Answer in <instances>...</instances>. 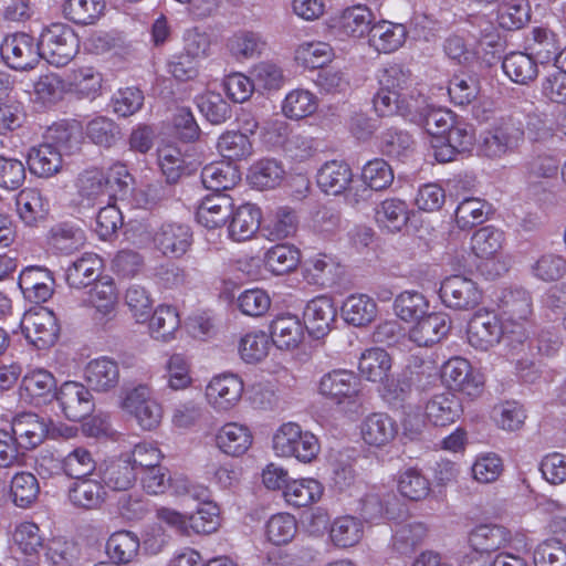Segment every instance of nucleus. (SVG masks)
<instances>
[{
    "label": "nucleus",
    "mask_w": 566,
    "mask_h": 566,
    "mask_svg": "<svg viewBox=\"0 0 566 566\" xmlns=\"http://www.w3.org/2000/svg\"><path fill=\"white\" fill-rule=\"evenodd\" d=\"M227 46L237 60L253 59L262 53L265 42L251 31H240L229 38Z\"/></svg>",
    "instance_id": "obj_56"
},
{
    "label": "nucleus",
    "mask_w": 566,
    "mask_h": 566,
    "mask_svg": "<svg viewBox=\"0 0 566 566\" xmlns=\"http://www.w3.org/2000/svg\"><path fill=\"white\" fill-rule=\"evenodd\" d=\"M361 392L359 377L348 369H334L324 374L318 382V394L333 405L349 406L358 401Z\"/></svg>",
    "instance_id": "obj_6"
},
{
    "label": "nucleus",
    "mask_w": 566,
    "mask_h": 566,
    "mask_svg": "<svg viewBox=\"0 0 566 566\" xmlns=\"http://www.w3.org/2000/svg\"><path fill=\"white\" fill-rule=\"evenodd\" d=\"M317 108V97L308 90L296 88L289 92L282 103L283 114L291 119H302Z\"/></svg>",
    "instance_id": "obj_50"
},
{
    "label": "nucleus",
    "mask_w": 566,
    "mask_h": 566,
    "mask_svg": "<svg viewBox=\"0 0 566 566\" xmlns=\"http://www.w3.org/2000/svg\"><path fill=\"white\" fill-rule=\"evenodd\" d=\"M48 242L56 253L69 255L84 247L86 237L78 227L59 223L51 228Z\"/></svg>",
    "instance_id": "obj_37"
},
{
    "label": "nucleus",
    "mask_w": 566,
    "mask_h": 566,
    "mask_svg": "<svg viewBox=\"0 0 566 566\" xmlns=\"http://www.w3.org/2000/svg\"><path fill=\"white\" fill-rule=\"evenodd\" d=\"M450 327V318L446 313H430L417 319L409 329V339L419 347L432 346L448 335Z\"/></svg>",
    "instance_id": "obj_15"
},
{
    "label": "nucleus",
    "mask_w": 566,
    "mask_h": 566,
    "mask_svg": "<svg viewBox=\"0 0 566 566\" xmlns=\"http://www.w3.org/2000/svg\"><path fill=\"white\" fill-rule=\"evenodd\" d=\"M469 541L473 553L464 562L465 566H493L495 564V559L491 556L494 551V534L491 526L475 527Z\"/></svg>",
    "instance_id": "obj_40"
},
{
    "label": "nucleus",
    "mask_w": 566,
    "mask_h": 566,
    "mask_svg": "<svg viewBox=\"0 0 566 566\" xmlns=\"http://www.w3.org/2000/svg\"><path fill=\"white\" fill-rule=\"evenodd\" d=\"M80 49L75 31L65 23H53L44 29L39 40L40 57L55 66L70 63Z\"/></svg>",
    "instance_id": "obj_5"
},
{
    "label": "nucleus",
    "mask_w": 566,
    "mask_h": 566,
    "mask_svg": "<svg viewBox=\"0 0 566 566\" xmlns=\"http://www.w3.org/2000/svg\"><path fill=\"white\" fill-rule=\"evenodd\" d=\"M323 494L322 484L315 479H298L286 484L283 495L295 507H304L318 501Z\"/></svg>",
    "instance_id": "obj_47"
},
{
    "label": "nucleus",
    "mask_w": 566,
    "mask_h": 566,
    "mask_svg": "<svg viewBox=\"0 0 566 566\" xmlns=\"http://www.w3.org/2000/svg\"><path fill=\"white\" fill-rule=\"evenodd\" d=\"M428 307L427 298L416 291L401 292L394 303L396 315L406 322L419 319L427 313Z\"/></svg>",
    "instance_id": "obj_60"
},
{
    "label": "nucleus",
    "mask_w": 566,
    "mask_h": 566,
    "mask_svg": "<svg viewBox=\"0 0 566 566\" xmlns=\"http://www.w3.org/2000/svg\"><path fill=\"white\" fill-rule=\"evenodd\" d=\"M300 262V252L292 245L277 244L265 254V266L272 273L282 275L296 269Z\"/></svg>",
    "instance_id": "obj_59"
},
{
    "label": "nucleus",
    "mask_w": 566,
    "mask_h": 566,
    "mask_svg": "<svg viewBox=\"0 0 566 566\" xmlns=\"http://www.w3.org/2000/svg\"><path fill=\"white\" fill-rule=\"evenodd\" d=\"M334 52L328 43L304 42L295 50V60L298 64L308 69L323 67L332 61Z\"/></svg>",
    "instance_id": "obj_57"
},
{
    "label": "nucleus",
    "mask_w": 566,
    "mask_h": 566,
    "mask_svg": "<svg viewBox=\"0 0 566 566\" xmlns=\"http://www.w3.org/2000/svg\"><path fill=\"white\" fill-rule=\"evenodd\" d=\"M391 499L394 495L385 489H373L360 500V515L368 523H379L389 515Z\"/></svg>",
    "instance_id": "obj_54"
},
{
    "label": "nucleus",
    "mask_w": 566,
    "mask_h": 566,
    "mask_svg": "<svg viewBox=\"0 0 566 566\" xmlns=\"http://www.w3.org/2000/svg\"><path fill=\"white\" fill-rule=\"evenodd\" d=\"M360 433L365 443L381 448L395 440L398 433V424L389 415L374 412L363 420Z\"/></svg>",
    "instance_id": "obj_20"
},
{
    "label": "nucleus",
    "mask_w": 566,
    "mask_h": 566,
    "mask_svg": "<svg viewBox=\"0 0 566 566\" xmlns=\"http://www.w3.org/2000/svg\"><path fill=\"white\" fill-rule=\"evenodd\" d=\"M375 15L370 9L358 4L346 8L334 19L333 28L342 38L360 39L370 35Z\"/></svg>",
    "instance_id": "obj_13"
},
{
    "label": "nucleus",
    "mask_w": 566,
    "mask_h": 566,
    "mask_svg": "<svg viewBox=\"0 0 566 566\" xmlns=\"http://www.w3.org/2000/svg\"><path fill=\"white\" fill-rule=\"evenodd\" d=\"M410 210L406 201L398 198H387L375 208V221L378 227L388 232H399L407 226Z\"/></svg>",
    "instance_id": "obj_30"
},
{
    "label": "nucleus",
    "mask_w": 566,
    "mask_h": 566,
    "mask_svg": "<svg viewBox=\"0 0 566 566\" xmlns=\"http://www.w3.org/2000/svg\"><path fill=\"white\" fill-rule=\"evenodd\" d=\"M105 495L104 484L87 476L75 479L69 488L71 503L81 509H97L103 503Z\"/></svg>",
    "instance_id": "obj_32"
},
{
    "label": "nucleus",
    "mask_w": 566,
    "mask_h": 566,
    "mask_svg": "<svg viewBox=\"0 0 566 566\" xmlns=\"http://www.w3.org/2000/svg\"><path fill=\"white\" fill-rule=\"evenodd\" d=\"M201 180L207 189L219 192L234 187L240 180V175L230 163H211L203 167Z\"/></svg>",
    "instance_id": "obj_44"
},
{
    "label": "nucleus",
    "mask_w": 566,
    "mask_h": 566,
    "mask_svg": "<svg viewBox=\"0 0 566 566\" xmlns=\"http://www.w3.org/2000/svg\"><path fill=\"white\" fill-rule=\"evenodd\" d=\"M191 231L186 224L164 222L154 233V244L164 254L184 255L191 245Z\"/></svg>",
    "instance_id": "obj_14"
},
{
    "label": "nucleus",
    "mask_w": 566,
    "mask_h": 566,
    "mask_svg": "<svg viewBox=\"0 0 566 566\" xmlns=\"http://www.w3.org/2000/svg\"><path fill=\"white\" fill-rule=\"evenodd\" d=\"M11 430L20 447L27 450L40 446L50 432L49 421L32 412L18 415L12 420Z\"/></svg>",
    "instance_id": "obj_17"
},
{
    "label": "nucleus",
    "mask_w": 566,
    "mask_h": 566,
    "mask_svg": "<svg viewBox=\"0 0 566 566\" xmlns=\"http://www.w3.org/2000/svg\"><path fill=\"white\" fill-rule=\"evenodd\" d=\"M148 319V329L151 338L163 343H169L176 338L180 327V317L174 306L165 304L157 306Z\"/></svg>",
    "instance_id": "obj_35"
},
{
    "label": "nucleus",
    "mask_w": 566,
    "mask_h": 566,
    "mask_svg": "<svg viewBox=\"0 0 566 566\" xmlns=\"http://www.w3.org/2000/svg\"><path fill=\"white\" fill-rule=\"evenodd\" d=\"M120 409L130 416L144 430L156 429L163 419L161 403L156 399L153 388L138 384L127 388L120 398Z\"/></svg>",
    "instance_id": "obj_4"
},
{
    "label": "nucleus",
    "mask_w": 566,
    "mask_h": 566,
    "mask_svg": "<svg viewBox=\"0 0 566 566\" xmlns=\"http://www.w3.org/2000/svg\"><path fill=\"white\" fill-rule=\"evenodd\" d=\"M137 480V472L124 454L116 461L109 463L103 475L105 485L113 490L126 491L130 489Z\"/></svg>",
    "instance_id": "obj_52"
},
{
    "label": "nucleus",
    "mask_w": 566,
    "mask_h": 566,
    "mask_svg": "<svg viewBox=\"0 0 566 566\" xmlns=\"http://www.w3.org/2000/svg\"><path fill=\"white\" fill-rule=\"evenodd\" d=\"M44 142L59 149V153L63 156L70 154L77 148L80 143L78 126L65 122L54 124L46 130Z\"/></svg>",
    "instance_id": "obj_51"
},
{
    "label": "nucleus",
    "mask_w": 566,
    "mask_h": 566,
    "mask_svg": "<svg viewBox=\"0 0 566 566\" xmlns=\"http://www.w3.org/2000/svg\"><path fill=\"white\" fill-rule=\"evenodd\" d=\"M18 284L25 298L40 303L51 297L54 279L46 268L31 265L22 270Z\"/></svg>",
    "instance_id": "obj_18"
},
{
    "label": "nucleus",
    "mask_w": 566,
    "mask_h": 566,
    "mask_svg": "<svg viewBox=\"0 0 566 566\" xmlns=\"http://www.w3.org/2000/svg\"><path fill=\"white\" fill-rule=\"evenodd\" d=\"M140 549L139 537L130 531L113 533L107 543L106 552L116 564L130 563Z\"/></svg>",
    "instance_id": "obj_45"
},
{
    "label": "nucleus",
    "mask_w": 566,
    "mask_h": 566,
    "mask_svg": "<svg viewBox=\"0 0 566 566\" xmlns=\"http://www.w3.org/2000/svg\"><path fill=\"white\" fill-rule=\"evenodd\" d=\"M232 199L224 193H216L202 200L197 210V220L209 229L223 226L232 213Z\"/></svg>",
    "instance_id": "obj_29"
},
{
    "label": "nucleus",
    "mask_w": 566,
    "mask_h": 566,
    "mask_svg": "<svg viewBox=\"0 0 566 566\" xmlns=\"http://www.w3.org/2000/svg\"><path fill=\"white\" fill-rule=\"evenodd\" d=\"M297 531L296 520L289 513L272 515L265 525V535L269 542L274 545L290 543Z\"/></svg>",
    "instance_id": "obj_61"
},
{
    "label": "nucleus",
    "mask_w": 566,
    "mask_h": 566,
    "mask_svg": "<svg viewBox=\"0 0 566 566\" xmlns=\"http://www.w3.org/2000/svg\"><path fill=\"white\" fill-rule=\"evenodd\" d=\"M133 182V177L123 164L112 165L107 172L97 168L85 169L75 181L82 203L88 206L116 200L125 197Z\"/></svg>",
    "instance_id": "obj_1"
},
{
    "label": "nucleus",
    "mask_w": 566,
    "mask_h": 566,
    "mask_svg": "<svg viewBox=\"0 0 566 566\" xmlns=\"http://www.w3.org/2000/svg\"><path fill=\"white\" fill-rule=\"evenodd\" d=\"M261 210L252 203L240 206L229 224V235L233 241L242 242L253 238L260 229Z\"/></svg>",
    "instance_id": "obj_36"
},
{
    "label": "nucleus",
    "mask_w": 566,
    "mask_h": 566,
    "mask_svg": "<svg viewBox=\"0 0 566 566\" xmlns=\"http://www.w3.org/2000/svg\"><path fill=\"white\" fill-rule=\"evenodd\" d=\"M399 493L411 501H420L430 492L429 480L417 468H407L398 474Z\"/></svg>",
    "instance_id": "obj_55"
},
{
    "label": "nucleus",
    "mask_w": 566,
    "mask_h": 566,
    "mask_svg": "<svg viewBox=\"0 0 566 566\" xmlns=\"http://www.w3.org/2000/svg\"><path fill=\"white\" fill-rule=\"evenodd\" d=\"M528 20L527 0H497V27L509 31L518 30Z\"/></svg>",
    "instance_id": "obj_48"
},
{
    "label": "nucleus",
    "mask_w": 566,
    "mask_h": 566,
    "mask_svg": "<svg viewBox=\"0 0 566 566\" xmlns=\"http://www.w3.org/2000/svg\"><path fill=\"white\" fill-rule=\"evenodd\" d=\"M243 380L235 374L223 373L213 376L205 387V399L216 412H228L241 401Z\"/></svg>",
    "instance_id": "obj_7"
},
{
    "label": "nucleus",
    "mask_w": 566,
    "mask_h": 566,
    "mask_svg": "<svg viewBox=\"0 0 566 566\" xmlns=\"http://www.w3.org/2000/svg\"><path fill=\"white\" fill-rule=\"evenodd\" d=\"M503 72L517 84H527L537 76V64L530 54L513 52L502 62Z\"/></svg>",
    "instance_id": "obj_49"
},
{
    "label": "nucleus",
    "mask_w": 566,
    "mask_h": 566,
    "mask_svg": "<svg viewBox=\"0 0 566 566\" xmlns=\"http://www.w3.org/2000/svg\"><path fill=\"white\" fill-rule=\"evenodd\" d=\"M28 165L31 174L42 178H50L62 169L63 155L59 153V149L43 142L29 149Z\"/></svg>",
    "instance_id": "obj_31"
},
{
    "label": "nucleus",
    "mask_w": 566,
    "mask_h": 566,
    "mask_svg": "<svg viewBox=\"0 0 566 566\" xmlns=\"http://www.w3.org/2000/svg\"><path fill=\"white\" fill-rule=\"evenodd\" d=\"M20 327L29 343L39 349L52 346L57 339V319L53 312L45 307L25 312Z\"/></svg>",
    "instance_id": "obj_9"
},
{
    "label": "nucleus",
    "mask_w": 566,
    "mask_h": 566,
    "mask_svg": "<svg viewBox=\"0 0 566 566\" xmlns=\"http://www.w3.org/2000/svg\"><path fill=\"white\" fill-rule=\"evenodd\" d=\"M526 41L528 50L542 63L555 62L560 52L558 34L547 25L532 28Z\"/></svg>",
    "instance_id": "obj_34"
},
{
    "label": "nucleus",
    "mask_w": 566,
    "mask_h": 566,
    "mask_svg": "<svg viewBox=\"0 0 566 566\" xmlns=\"http://www.w3.org/2000/svg\"><path fill=\"white\" fill-rule=\"evenodd\" d=\"M222 157L229 160H241L252 154V144L248 136L240 132H226L217 144Z\"/></svg>",
    "instance_id": "obj_63"
},
{
    "label": "nucleus",
    "mask_w": 566,
    "mask_h": 566,
    "mask_svg": "<svg viewBox=\"0 0 566 566\" xmlns=\"http://www.w3.org/2000/svg\"><path fill=\"white\" fill-rule=\"evenodd\" d=\"M297 230V219L292 210L282 208L270 217L262 231L272 241L283 240L293 235Z\"/></svg>",
    "instance_id": "obj_58"
},
{
    "label": "nucleus",
    "mask_w": 566,
    "mask_h": 566,
    "mask_svg": "<svg viewBox=\"0 0 566 566\" xmlns=\"http://www.w3.org/2000/svg\"><path fill=\"white\" fill-rule=\"evenodd\" d=\"M103 74L93 66L84 65L72 69L69 74L71 90L85 98H96L102 94Z\"/></svg>",
    "instance_id": "obj_41"
},
{
    "label": "nucleus",
    "mask_w": 566,
    "mask_h": 566,
    "mask_svg": "<svg viewBox=\"0 0 566 566\" xmlns=\"http://www.w3.org/2000/svg\"><path fill=\"white\" fill-rule=\"evenodd\" d=\"M304 336V324L292 314L277 316L270 325V340L281 350L297 348Z\"/></svg>",
    "instance_id": "obj_19"
},
{
    "label": "nucleus",
    "mask_w": 566,
    "mask_h": 566,
    "mask_svg": "<svg viewBox=\"0 0 566 566\" xmlns=\"http://www.w3.org/2000/svg\"><path fill=\"white\" fill-rule=\"evenodd\" d=\"M353 180L350 167L342 160L325 163L317 172V185L327 195L338 196Z\"/></svg>",
    "instance_id": "obj_28"
},
{
    "label": "nucleus",
    "mask_w": 566,
    "mask_h": 566,
    "mask_svg": "<svg viewBox=\"0 0 566 566\" xmlns=\"http://www.w3.org/2000/svg\"><path fill=\"white\" fill-rule=\"evenodd\" d=\"M344 319L354 326H365L377 315L376 302L366 294H354L342 306Z\"/></svg>",
    "instance_id": "obj_42"
},
{
    "label": "nucleus",
    "mask_w": 566,
    "mask_h": 566,
    "mask_svg": "<svg viewBox=\"0 0 566 566\" xmlns=\"http://www.w3.org/2000/svg\"><path fill=\"white\" fill-rule=\"evenodd\" d=\"M364 536L363 522L355 516L344 515L335 518L329 527V537L338 547H352Z\"/></svg>",
    "instance_id": "obj_46"
},
{
    "label": "nucleus",
    "mask_w": 566,
    "mask_h": 566,
    "mask_svg": "<svg viewBox=\"0 0 566 566\" xmlns=\"http://www.w3.org/2000/svg\"><path fill=\"white\" fill-rule=\"evenodd\" d=\"M84 304L95 311L96 318H109L118 303V292L112 279L96 281L86 292Z\"/></svg>",
    "instance_id": "obj_24"
},
{
    "label": "nucleus",
    "mask_w": 566,
    "mask_h": 566,
    "mask_svg": "<svg viewBox=\"0 0 566 566\" xmlns=\"http://www.w3.org/2000/svg\"><path fill=\"white\" fill-rule=\"evenodd\" d=\"M336 307L329 296L321 295L311 300L304 310V326L316 338L329 333L336 318Z\"/></svg>",
    "instance_id": "obj_16"
},
{
    "label": "nucleus",
    "mask_w": 566,
    "mask_h": 566,
    "mask_svg": "<svg viewBox=\"0 0 566 566\" xmlns=\"http://www.w3.org/2000/svg\"><path fill=\"white\" fill-rule=\"evenodd\" d=\"M271 348V340L264 332H251L241 337L239 353L241 358L249 364L263 360Z\"/></svg>",
    "instance_id": "obj_62"
},
{
    "label": "nucleus",
    "mask_w": 566,
    "mask_h": 566,
    "mask_svg": "<svg viewBox=\"0 0 566 566\" xmlns=\"http://www.w3.org/2000/svg\"><path fill=\"white\" fill-rule=\"evenodd\" d=\"M525 109L502 111L500 124L497 125V154L515 149L523 140L525 132Z\"/></svg>",
    "instance_id": "obj_21"
},
{
    "label": "nucleus",
    "mask_w": 566,
    "mask_h": 566,
    "mask_svg": "<svg viewBox=\"0 0 566 566\" xmlns=\"http://www.w3.org/2000/svg\"><path fill=\"white\" fill-rule=\"evenodd\" d=\"M19 217L27 226H34L43 220L49 212V202L35 188H25L15 199Z\"/></svg>",
    "instance_id": "obj_38"
},
{
    "label": "nucleus",
    "mask_w": 566,
    "mask_h": 566,
    "mask_svg": "<svg viewBox=\"0 0 566 566\" xmlns=\"http://www.w3.org/2000/svg\"><path fill=\"white\" fill-rule=\"evenodd\" d=\"M0 52L6 64L17 71L33 69L40 60L39 42L27 33L7 35Z\"/></svg>",
    "instance_id": "obj_10"
},
{
    "label": "nucleus",
    "mask_w": 566,
    "mask_h": 566,
    "mask_svg": "<svg viewBox=\"0 0 566 566\" xmlns=\"http://www.w3.org/2000/svg\"><path fill=\"white\" fill-rule=\"evenodd\" d=\"M118 364L108 357L91 360L85 367V379L95 391L107 392L119 384Z\"/></svg>",
    "instance_id": "obj_26"
},
{
    "label": "nucleus",
    "mask_w": 566,
    "mask_h": 566,
    "mask_svg": "<svg viewBox=\"0 0 566 566\" xmlns=\"http://www.w3.org/2000/svg\"><path fill=\"white\" fill-rule=\"evenodd\" d=\"M105 0H63L62 15L76 25H93L104 15Z\"/></svg>",
    "instance_id": "obj_33"
},
{
    "label": "nucleus",
    "mask_w": 566,
    "mask_h": 566,
    "mask_svg": "<svg viewBox=\"0 0 566 566\" xmlns=\"http://www.w3.org/2000/svg\"><path fill=\"white\" fill-rule=\"evenodd\" d=\"M391 365V357L385 349L373 347L361 353L358 369L363 377L376 382L388 376Z\"/></svg>",
    "instance_id": "obj_43"
},
{
    "label": "nucleus",
    "mask_w": 566,
    "mask_h": 566,
    "mask_svg": "<svg viewBox=\"0 0 566 566\" xmlns=\"http://www.w3.org/2000/svg\"><path fill=\"white\" fill-rule=\"evenodd\" d=\"M428 530L423 523L413 522L398 526L392 536V545L401 554L412 552L427 537Z\"/></svg>",
    "instance_id": "obj_64"
},
{
    "label": "nucleus",
    "mask_w": 566,
    "mask_h": 566,
    "mask_svg": "<svg viewBox=\"0 0 566 566\" xmlns=\"http://www.w3.org/2000/svg\"><path fill=\"white\" fill-rule=\"evenodd\" d=\"M56 399L63 415L71 421H81L94 410L93 396L88 388L77 381H65Z\"/></svg>",
    "instance_id": "obj_12"
},
{
    "label": "nucleus",
    "mask_w": 566,
    "mask_h": 566,
    "mask_svg": "<svg viewBox=\"0 0 566 566\" xmlns=\"http://www.w3.org/2000/svg\"><path fill=\"white\" fill-rule=\"evenodd\" d=\"M285 176L283 165L270 158L260 159L249 169L248 180L259 190L274 189L280 186Z\"/></svg>",
    "instance_id": "obj_39"
},
{
    "label": "nucleus",
    "mask_w": 566,
    "mask_h": 566,
    "mask_svg": "<svg viewBox=\"0 0 566 566\" xmlns=\"http://www.w3.org/2000/svg\"><path fill=\"white\" fill-rule=\"evenodd\" d=\"M439 292L442 303L447 307L458 311H469L482 300V292L476 283L462 275L444 279Z\"/></svg>",
    "instance_id": "obj_11"
},
{
    "label": "nucleus",
    "mask_w": 566,
    "mask_h": 566,
    "mask_svg": "<svg viewBox=\"0 0 566 566\" xmlns=\"http://www.w3.org/2000/svg\"><path fill=\"white\" fill-rule=\"evenodd\" d=\"M463 408L460 399L452 392H442L432 396L426 403L427 419L434 426H448L455 422L462 415Z\"/></svg>",
    "instance_id": "obj_25"
},
{
    "label": "nucleus",
    "mask_w": 566,
    "mask_h": 566,
    "mask_svg": "<svg viewBox=\"0 0 566 566\" xmlns=\"http://www.w3.org/2000/svg\"><path fill=\"white\" fill-rule=\"evenodd\" d=\"M102 269V259L95 253L85 252L67 266L65 280L71 287L82 289L98 281Z\"/></svg>",
    "instance_id": "obj_27"
},
{
    "label": "nucleus",
    "mask_w": 566,
    "mask_h": 566,
    "mask_svg": "<svg viewBox=\"0 0 566 566\" xmlns=\"http://www.w3.org/2000/svg\"><path fill=\"white\" fill-rule=\"evenodd\" d=\"M497 304V310L502 308L501 337L497 343L512 342L522 343L525 332L522 322H524L532 312V303L528 293L522 289L504 290Z\"/></svg>",
    "instance_id": "obj_3"
},
{
    "label": "nucleus",
    "mask_w": 566,
    "mask_h": 566,
    "mask_svg": "<svg viewBox=\"0 0 566 566\" xmlns=\"http://www.w3.org/2000/svg\"><path fill=\"white\" fill-rule=\"evenodd\" d=\"M272 449L280 458H295L310 463L317 457L321 447L312 432L304 431L296 422H285L275 430Z\"/></svg>",
    "instance_id": "obj_2"
},
{
    "label": "nucleus",
    "mask_w": 566,
    "mask_h": 566,
    "mask_svg": "<svg viewBox=\"0 0 566 566\" xmlns=\"http://www.w3.org/2000/svg\"><path fill=\"white\" fill-rule=\"evenodd\" d=\"M40 485L30 472H19L13 475L10 484V495L13 503L22 509L31 506L38 499Z\"/></svg>",
    "instance_id": "obj_53"
},
{
    "label": "nucleus",
    "mask_w": 566,
    "mask_h": 566,
    "mask_svg": "<svg viewBox=\"0 0 566 566\" xmlns=\"http://www.w3.org/2000/svg\"><path fill=\"white\" fill-rule=\"evenodd\" d=\"M407 34L408 31L403 24L380 20L374 22L368 43L377 52L388 54L403 45Z\"/></svg>",
    "instance_id": "obj_23"
},
{
    "label": "nucleus",
    "mask_w": 566,
    "mask_h": 566,
    "mask_svg": "<svg viewBox=\"0 0 566 566\" xmlns=\"http://www.w3.org/2000/svg\"><path fill=\"white\" fill-rule=\"evenodd\" d=\"M214 441L222 453L240 457L252 446L253 436L245 424L227 422L217 430Z\"/></svg>",
    "instance_id": "obj_22"
},
{
    "label": "nucleus",
    "mask_w": 566,
    "mask_h": 566,
    "mask_svg": "<svg viewBox=\"0 0 566 566\" xmlns=\"http://www.w3.org/2000/svg\"><path fill=\"white\" fill-rule=\"evenodd\" d=\"M441 377L450 389L471 398L479 397L484 389L483 375L474 370L462 357H453L444 363Z\"/></svg>",
    "instance_id": "obj_8"
}]
</instances>
